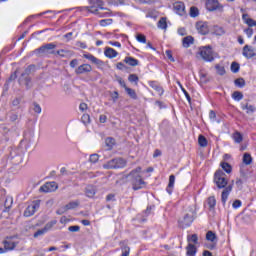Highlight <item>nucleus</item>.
<instances>
[{
    "instance_id": "obj_1",
    "label": "nucleus",
    "mask_w": 256,
    "mask_h": 256,
    "mask_svg": "<svg viewBox=\"0 0 256 256\" xmlns=\"http://www.w3.org/2000/svg\"><path fill=\"white\" fill-rule=\"evenodd\" d=\"M225 177H227L225 172H223L221 169H218L214 173L213 180L218 189H224L221 194V202L224 206L227 203V199H229V194L233 191V181L232 184H229V180H227Z\"/></svg>"
},
{
    "instance_id": "obj_2",
    "label": "nucleus",
    "mask_w": 256,
    "mask_h": 256,
    "mask_svg": "<svg viewBox=\"0 0 256 256\" xmlns=\"http://www.w3.org/2000/svg\"><path fill=\"white\" fill-rule=\"evenodd\" d=\"M142 168L141 166L136 167L126 176L129 183L132 185L133 191H139V189H143L147 185V182L143 180V176H141Z\"/></svg>"
},
{
    "instance_id": "obj_3",
    "label": "nucleus",
    "mask_w": 256,
    "mask_h": 256,
    "mask_svg": "<svg viewBox=\"0 0 256 256\" xmlns=\"http://www.w3.org/2000/svg\"><path fill=\"white\" fill-rule=\"evenodd\" d=\"M55 49H57V45L48 43L34 50V53L39 57H47L48 55H55Z\"/></svg>"
},
{
    "instance_id": "obj_4",
    "label": "nucleus",
    "mask_w": 256,
    "mask_h": 256,
    "mask_svg": "<svg viewBox=\"0 0 256 256\" xmlns=\"http://www.w3.org/2000/svg\"><path fill=\"white\" fill-rule=\"evenodd\" d=\"M125 167H127V160L121 157L113 158L103 164V169H123Z\"/></svg>"
},
{
    "instance_id": "obj_5",
    "label": "nucleus",
    "mask_w": 256,
    "mask_h": 256,
    "mask_svg": "<svg viewBox=\"0 0 256 256\" xmlns=\"http://www.w3.org/2000/svg\"><path fill=\"white\" fill-rule=\"evenodd\" d=\"M195 217H197V212L192 210L190 213H186L178 222L183 228L191 227L192 223L195 221Z\"/></svg>"
},
{
    "instance_id": "obj_6",
    "label": "nucleus",
    "mask_w": 256,
    "mask_h": 256,
    "mask_svg": "<svg viewBox=\"0 0 256 256\" xmlns=\"http://www.w3.org/2000/svg\"><path fill=\"white\" fill-rule=\"evenodd\" d=\"M89 3L91 6H87L86 9L89 13H94V15H99V9H105L103 7V5H105L103 0H89Z\"/></svg>"
},
{
    "instance_id": "obj_7",
    "label": "nucleus",
    "mask_w": 256,
    "mask_h": 256,
    "mask_svg": "<svg viewBox=\"0 0 256 256\" xmlns=\"http://www.w3.org/2000/svg\"><path fill=\"white\" fill-rule=\"evenodd\" d=\"M199 53L204 61H208L209 63L215 61V57H213V48H211V46L202 47Z\"/></svg>"
},
{
    "instance_id": "obj_8",
    "label": "nucleus",
    "mask_w": 256,
    "mask_h": 256,
    "mask_svg": "<svg viewBox=\"0 0 256 256\" xmlns=\"http://www.w3.org/2000/svg\"><path fill=\"white\" fill-rule=\"evenodd\" d=\"M205 7L207 11H223V5L219 3V0H206Z\"/></svg>"
},
{
    "instance_id": "obj_9",
    "label": "nucleus",
    "mask_w": 256,
    "mask_h": 256,
    "mask_svg": "<svg viewBox=\"0 0 256 256\" xmlns=\"http://www.w3.org/2000/svg\"><path fill=\"white\" fill-rule=\"evenodd\" d=\"M57 182H46L39 189L40 193H53V191H57Z\"/></svg>"
},
{
    "instance_id": "obj_10",
    "label": "nucleus",
    "mask_w": 256,
    "mask_h": 256,
    "mask_svg": "<svg viewBox=\"0 0 256 256\" xmlns=\"http://www.w3.org/2000/svg\"><path fill=\"white\" fill-rule=\"evenodd\" d=\"M196 29L200 35H209V23L199 21L196 23Z\"/></svg>"
},
{
    "instance_id": "obj_11",
    "label": "nucleus",
    "mask_w": 256,
    "mask_h": 256,
    "mask_svg": "<svg viewBox=\"0 0 256 256\" xmlns=\"http://www.w3.org/2000/svg\"><path fill=\"white\" fill-rule=\"evenodd\" d=\"M93 71V67L91 64H82L75 69L76 75H85V73H91Z\"/></svg>"
},
{
    "instance_id": "obj_12",
    "label": "nucleus",
    "mask_w": 256,
    "mask_h": 256,
    "mask_svg": "<svg viewBox=\"0 0 256 256\" xmlns=\"http://www.w3.org/2000/svg\"><path fill=\"white\" fill-rule=\"evenodd\" d=\"M84 59H88V61H91L94 65L97 67H103L105 65V62L95 57L93 54L87 53L83 54Z\"/></svg>"
},
{
    "instance_id": "obj_13",
    "label": "nucleus",
    "mask_w": 256,
    "mask_h": 256,
    "mask_svg": "<svg viewBox=\"0 0 256 256\" xmlns=\"http://www.w3.org/2000/svg\"><path fill=\"white\" fill-rule=\"evenodd\" d=\"M174 11L177 13V15H180V17L187 15V12L185 11V3L183 2L174 3Z\"/></svg>"
},
{
    "instance_id": "obj_14",
    "label": "nucleus",
    "mask_w": 256,
    "mask_h": 256,
    "mask_svg": "<svg viewBox=\"0 0 256 256\" xmlns=\"http://www.w3.org/2000/svg\"><path fill=\"white\" fill-rule=\"evenodd\" d=\"M242 55L246 57V59H253V57H256V53L253 50V47L249 45H245L243 47Z\"/></svg>"
},
{
    "instance_id": "obj_15",
    "label": "nucleus",
    "mask_w": 256,
    "mask_h": 256,
    "mask_svg": "<svg viewBox=\"0 0 256 256\" xmlns=\"http://www.w3.org/2000/svg\"><path fill=\"white\" fill-rule=\"evenodd\" d=\"M18 83L20 85H25L26 89H29L31 87V77L27 76L24 72L21 74V76L18 79Z\"/></svg>"
},
{
    "instance_id": "obj_16",
    "label": "nucleus",
    "mask_w": 256,
    "mask_h": 256,
    "mask_svg": "<svg viewBox=\"0 0 256 256\" xmlns=\"http://www.w3.org/2000/svg\"><path fill=\"white\" fill-rule=\"evenodd\" d=\"M10 157L14 165H19L20 163H23V155L17 154V151L15 150L10 152Z\"/></svg>"
},
{
    "instance_id": "obj_17",
    "label": "nucleus",
    "mask_w": 256,
    "mask_h": 256,
    "mask_svg": "<svg viewBox=\"0 0 256 256\" xmlns=\"http://www.w3.org/2000/svg\"><path fill=\"white\" fill-rule=\"evenodd\" d=\"M148 85H150V87L154 89V91H157L160 97L161 95H163V93H165V90L163 89V87H161V85H159V82L157 81H149Z\"/></svg>"
},
{
    "instance_id": "obj_18",
    "label": "nucleus",
    "mask_w": 256,
    "mask_h": 256,
    "mask_svg": "<svg viewBox=\"0 0 256 256\" xmlns=\"http://www.w3.org/2000/svg\"><path fill=\"white\" fill-rule=\"evenodd\" d=\"M104 55L108 59H115V57H117V55H119V53L115 49H113L111 47H107L104 51Z\"/></svg>"
},
{
    "instance_id": "obj_19",
    "label": "nucleus",
    "mask_w": 256,
    "mask_h": 256,
    "mask_svg": "<svg viewBox=\"0 0 256 256\" xmlns=\"http://www.w3.org/2000/svg\"><path fill=\"white\" fill-rule=\"evenodd\" d=\"M195 43V38L193 36H186L182 39V45L185 47V49H189L191 45Z\"/></svg>"
},
{
    "instance_id": "obj_20",
    "label": "nucleus",
    "mask_w": 256,
    "mask_h": 256,
    "mask_svg": "<svg viewBox=\"0 0 256 256\" xmlns=\"http://www.w3.org/2000/svg\"><path fill=\"white\" fill-rule=\"evenodd\" d=\"M186 255L187 256L197 255V246H195V244L189 243L186 247Z\"/></svg>"
},
{
    "instance_id": "obj_21",
    "label": "nucleus",
    "mask_w": 256,
    "mask_h": 256,
    "mask_svg": "<svg viewBox=\"0 0 256 256\" xmlns=\"http://www.w3.org/2000/svg\"><path fill=\"white\" fill-rule=\"evenodd\" d=\"M124 63H126L127 65H130V67H137V65H139V60L131 56H126L124 58Z\"/></svg>"
},
{
    "instance_id": "obj_22",
    "label": "nucleus",
    "mask_w": 256,
    "mask_h": 256,
    "mask_svg": "<svg viewBox=\"0 0 256 256\" xmlns=\"http://www.w3.org/2000/svg\"><path fill=\"white\" fill-rule=\"evenodd\" d=\"M175 186V175H170L169 176V183L168 186L166 188V191L169 195H171V193H173V187Z\"/></svg>"
},
{
    "instance_id": "obj_23",
    "label": "nucleus",
    "mask_w": 256,
    "mask_h": 256,
    "mask_svg": "<svg viewBox=\"0 0 256 256\" xmlns=\"http://www.w3.org/2000/svg\"><path fill=\"white\" fill-rule=\"evenodd\" d=\"M116 143L117 142L115 141V138H113V137H107L105 139V145H106L108 151H112V149H113V147H115Z\"/></svg>"
},
{
    "instance_id": "obj_24",
    "label": "nucleus",
    "mask_w": 256,
    "mask_h": 256,
    "mask_svg": "<svg viewBox=\"0 0 256 256\" xmlns=\"http://www.w3.org/2000/svg\"><path fill=\"white\" fill-rule=\"evenodd\" d=\"M4 244V249L5 251H13V249H15V247H17V243L13 242V241H7L5 240L3 242Z\"/></svg>"
},
{
    "instance_id": "obj_25",
    "label": "nucleus",
    "mask_w": 256,
    "mask_h": 256,
    "mask_svg": "<svg viewBox=\"0 0 256 256\" xmlns=\"http://www.w3.org/2000/svg\"><path fill=\"white\" fill-rule=\"evenodd\" d=\"M220 167L227 173L228 175L233 172V166L229 164V162H221Z\"/></svg>"
},
{
    "instance_id": "obj_26",
    "label": "nucleus",
    "mask_w": 256,
    "mask_h": 256,
    "mask_svg": "<svg viewBox=\"0 0 256 256\" xmlns=\"http://www.w3.org/2000/svg\"><path fill=\"white\" fill-rule=\"evenodd\" d=\"M206 240L210 241L211 243H217V234H215V232L213 231H208L206 233Z\"/></svg>"
},
{
    "instance_id": "obj_27",
    "label": "nucleus",
    "mask_w": 256,
    "mask_h": 256,
    "mask_svg": "<svg viewBox=\"0 0 256 256\" xmlns=\"http://www.w3.org/2000/svg\"><path fill=\"white\" fill-rule=\"evenodd\" d=\"M121 245V251L122 255L121 256H129V253L131 252V248L125 244V241L120 242Z\"/></svg>"
},
{
    "instance_id": "obj_28",
    "label": "nucleus",
    "mask_w": 256,
    "mask_h": 256,
    "mask_svg": "<svg viewBox=\"0 0 256 256\" xmlns=\"http://www.w3.org/2000/svg\"><path fill=\"white\" fill-rule=\"evenodd\" d=\"M54 55H58L59 57H67V55H73V52L71 50H65V49H60L58 51H55Z\"/></svg>"
},
{
    "instance_id": "obj_29",
    "label": "nucleus",
    "mask_w": 256,
    "mask_h": 256,
    "mask_svg": "<svg viewBox=\"0 0 256 256\" xmlns=\"http://www.w3.org/2000/svg\"><path fill=\"white\" fill-rule=\"evenodd\" d=\"M189 15L193 19H195V17H199V8H197V6L190 7Z\"/></svg>"
},
{
    "instance_id": "obj_30",
    "label": "nucleus",
    "mask_w": 256,
    "mask_h": 256,
    "mask_svg": "<svg viewBox=\"0 0 256 256\" xmlns=\"http://www.w3.org/2000/svg\"><path fill=\"white\" fill-rule=\"evenodd\" d=\"M243 163H244V165H251V163H253V157H251V154L244 153Z\"/></svg>"
},
{
    "instance_id": "obj_31",
    "label": "nucleus",
    "mask_w": 256,
    "mask_h": 256,
    "mask_svg": "<svg viewBox=\"0 0 256 256\" xmlns=\"http://www.w3.org/2000/svg\"><path fill=\"white\" fill-rule=\"evenodd\" d=\"M33 215H35V207L29 205L24 211V217H31Z\"/></svg>"
},
{
    "instance_id": "obj_32",
    "label": "nucleus",
    "mask_w": 256,
    "mask_h": 256,
    "mask_svg": "<svg viewBox=\"0 0 256 256\" xmlns=\"http://www.w3.org/2000/svg\"><path fill=\"white\" fill-rule=\"evenodd\" d=\"M12 205H13V198L10 199V204H9V199H6L4 203L5 209L3 210V213H9V211H11Z\"/></svg>"
},
{
    "instance_id": "obj_33",
    "label": "nucleus",
    "mask_w": 256,
    "mask_h": 256,
    "mask_svg": "<svg viewBox=\"0 0 256 256\" xmlns=\"http://www.w3.org/2000/svg\"><path fill=\"white\" fill-rule=\"evenodd\" d=\"M78 206H79V200L69 202L68 204L65 205L67 211L71 209H77Z\"/></svg>"
},
{
    "instance_id": "obj_34",
    "label": "nucleus",
    "mask_w": 256,
    "mask_h": 256,
    "mask_svg": "<svg viewBox=\"0 0 256 256\" xmlns=\"http://www.w3.org/2000/svg\"><path fill=\"white\" fill-rule=\"evenodd\" d=\"M125 91H126L127 95H129V97H131V99L137 100V92H135L134 89L126 87Z\"/></svg>"
},
{
    "instance_id": "obj_35",
    "label": "nucleus",
    "mask_w": 256,
    "mask_h": 256,
    "mask_svg": "<svg viewBox=\"0 0 256 256\" xmlns=\"http://www.w3.org/2000/svg\"><path fill=\"white\" fill-rule=\"evenodd\" d=\"M188 243H194V245H197L199 243V237L197 234H192L187 237Z\"/></svg>"
},
{
    "instance_id": "obj_36",
    "label": "nucleus",
    "mask_w": 256,
    "mask_h": 256,
    "mask_svg": "<svg viewBox=\"0 0 256 256\" xmlns=\"http://www.w3.org/2000/svg\"><path fill=\"white\" fill-rule=\"evenodd\" d=\"M232 99H234V101H241L243 99V92L234 91L232 93Z\"/></svg>"
},
{
    "instance_id": "obj_37",
    "label": "nucleus",
    "mask_w": 256,
    "mask_h": 256,
    "mask_svg": "<svg viewBox=\"0 0 256 256\" xmlns=\"http://www.w3.org/2000/svg\"><path fill=\"white\" fill-rule=\"evenodd\" d=\"M23 97V95H19L16 98H14V100L12 101L13 107H19V105L23 103Z\"/></svg>"
},
{
    "instance_id": "obj_38",
    "label": "nucleus",
    "mask_w": 256,
    "mask_h": 256,
    "mask_svg": "<svg viewBox=\"0 0 256 256\" xmlns=\"http://www.w3.org/2000/svg\"><path fill=\"white\" fill-rule=\"evenodd\" d=\"M234 85L236 87H239L240 89H243L245 87V79L244 78H238L234 80Z\"/></svg>"
},
{
    "instance_id": "obj_39",
    "label": "nucleus",
    "mask_w": 256,
    "mask_h": 256,
    "mask_svg": "<svg viewBox=\"0 0 256 256\" xmlns=\"http://www.w3.org/2000/svg\"><path fill=\"white\" fill-rule=\"evenodd\" d=\"M157 25L159 29H167V18L165 17L160 18Z\"/></svg>"
},
{
    "instance_id": "obj_40",
    "label": "nucleus",
    "mask_w": 256,
    "mask_h": 256,
    "mask_svg": "<svg viewBox=\"0 0 256 256\" xmlns=\"http://www.w3.org/2000/svg\"><path fill=\"white\" fill-rule=\"evenodd\" d=\"M55 225H57V220H52L50 222H48L45 226H44V231H51V229H53V227H55Z\"/></svg>"
},
{
    "instance_id": "obj_41",
    "label": "nucleus",
    "mask_w": 256,
    "mask_h": 256,
    "mask_svg": "<svg viewBox=\"0 0 256 256\" xmlns=\"http://www.w3.org/2000/svg\"><path fill=\"white\" fill-rule=\"evenodd\" d=\"M207 138L203 135H199L198 137V144L200 145V147H207Z\"/></svg>"
},
{
    "instance_id": "obj_42",
    "label": "nucleus",
    "mask_w": 256,
    "mask_h": 256,
    "mask_svg": "<svg viewBox=\"0 0 256 256\" xmlns=\"http://www.w3.org/2000/svg\"><path fill=\"white\" fill-rule=\"evenodd\" d=\"M233 139L235 143H241L243 141V134H241V132H235L233 134Z\"/></svg>"
},
{
    "instance_id": "obj_43",
    "label": "nucleus",
    "mask_w": 256,
    "mask_h": 256,
    "mask_svg": "<svg viewBox=\"0 0 256 256\" xmlns=\"http://www.w3.org/2000/svg\"><path fill=\"white\" fill-rule=\"evenodd\" d=\"M208 205L210 207V210L215 209V205H217V200L215 199V196H210L208 198Z\"/></svg>"
},
{
    "instance_id": "obj_44",
    "label": "nucleus",
    "mask_w": 256,
    "mask_h": 256,
    "mask_svg": "<svg viewBox=\"0 0 256 256\" xmlns=\"http://www.w3.org/2000/svg\"><path fill=\"white\" fill-rule=\"evenodd\" d=\"M230 69H231L232 73H239V69H241V65H239V63H237V62H232Z\"/></svg>"
},
{
    "instance_id": "obj_45",
    "label": "nucleus",
    "mask_w": 256,
    "mask_h": 256,
    "mask_svg": "<svg viewBox=\"0 0 256 256\" xmlns=\"http://www.w3.org/2000/svg\"><path fill=\"white\" fill-rule=\"evenodd\" d=\"M215 69H216V73H217L218 75H220V76H223V75H225V73H226V71H225V66H221V65L217 64V65L215 66Z\"/></svg>"
},
{
    "instance_id": "obj_46",
    "label": "nucleus",
    "mask_w": 256,
    "mask_h": 256,
    "mask_svg": "<svg viewBox=\"0 0 256 256\" xmlns=\"http://www.w3.org/2000/svg\"><path fill=\"white\" fill-rule=\"evenodd\" d=\"M178 85H179L180 89L182 90V92L184 93V95H185L187 101H188L189 103H191V95H189V92H187V90H185V89L183 88V85L181 84V82H178Z\"/></svg>"
},
{
    "instance_id": "obj_47",
    "label": "nucleus",
    "mask_w": 256,
    "mask_h": 256,
    "mask_svg": "<svg viewBox=\"0 0 256 256\" xmlns=\"http://www.w3.org/2000/svg\"><path fill=\"white\" fill-rule=\"evenodd\" d=\"M33 71H35V65L31 64L24 70L23 73L29 77Z\"/></svg>"
},
{
    "instance_id": "obj_48",
    "label": "nucleus",
    "mask_w": 256,
    "mask_h": 256,
    "mask_svg": "<svg viewBox=\"0 0 256 256\" xmlns=\"http://www.w3.org/2000/svg\"><path fill=\"white\" fill-rule=\"evenodd\" d=\"M130 83H139V76L137 74H130L128 77Z\"/></svg>"
},
{
    "instance_id": "obj_49",
    "label": "nucleus",
    "mask_w": 256,
    "mask_h": 256,
    "mask_svg": "<svg viewBox=\"0 0 256 256\" xmlns=\"http://www.w3.org/2000/svg\"><path fill=\"white\" fill-rule=\"evenodd\" d=\"M112 23L113 19L111 18L100 20L101 27H107V25H111Z\"/></svg>"
},
{
    "instance_id": "obj_50",
    "label": "nucleus",
    "mask_w": 256,
    "mask_h": 256,
    "mask_svg": "<svg viewBox=\"0 0 256 256\" xmlns=\"http://www.w3.org/2000/svg\"><path fill=\"white\" fill-rule=\"evenodd\" d=\"M86 197H95V189L87 187L85 190Z\"/></svg>"
},
{
    "instance_id": "obj_51",
    "label": "nucleus",
    "mask_w": 256,
    "mask_h": 256,
    "mask_svg": "<svg viewBox=\"0 0 256 256\" xmlns=\"http://www.w3.org/2000/svg\"><path fill=\"white\" fill-rule=\"evenodd\" d=\"M136 39L139 43H147V37L143 34H137Z\"/></svg>"
},
{
    "instance_id": "obj_52",
    "label": "nucleus",
    "mask_w": 256,
    "mask_h": 256,
    "mask_svg": "<svg viewBox=\"0 0 256 256\" xmlns=\"http://www.w3.org/2000/svg\"><path fill=\"white\" fill-rule=\"evenodd\" d=\"M81 119L84 125H88V123H91V116H89V114H84Z\"/></svg>"
},
{
    "instance_id": "obj_53",
    "label": "nucleus",
    "mask_w": 256,
    "mask_h": 256,
    "mask_svg": "<svg viewBox=\"0 0 256 256\" xmlns=\"http://www.w3.org/2000/svg\"><path fill=\"white\" fill-rule=\"evenodd\" d=\"M45 233H47V231L44 228L39 229L34 233V238L37 239V237H41V235H45Z\"/></svg>"
},
{
    "instance_id": "obj_54",
    "label": "nucleus",
    "mask_w": 256,
    "mask_h": 256,
    "mask_svg": "<svg viewBox=\"0 0 256 256\" xmlns=\"http://www.w3.org/2000/svg\"><path fill=\"white\" fill-rule=\"evenodd\" d=\"M246 25H248V28L256 27V21L253 18H248L246 20Z\"/></svg>"
},
{
    "instance_id": "obj_55",
    "label": "nucleus",
    "mask_w": 256,
    "mask_h": 256,
    "mask_svg": "<svg viewBox=\"0 0 256 256\" xmlns=\"http://www.w3.org/2000/svg\"><path fill=\"white\" fill-rule=\"evenodd\" d=\"M166 57L171 61L172 63H175V58L173 57V52L171 50H166Z\"/></svg>"
},
{
    "instance_id": "obj_56",
    "label": "nucleus",
    "mask_w": 256,
    "mask_h": 256,
    "mask_svg": "<svg viewBox=\"0 0 256 256\" xmlns=\"http://www.w3.org/2000/svg\"><path fill=\"white\" fill-rule=\"evenodd\" d=\"M89 161L90 163H97L99 161V154H91Z\"/></svg>"
},
{
    "instance_id": "obj_57",
    "label": "nucleus",
    "mask_w": 256,
    "mask_h": 256,
    "mask_svg": "<svg viewBox=\"0 0 256 256\" xmlns=\"http://www.w3.org/2000/svg\"><path fill=\"white\" fill-rule=\"evenodd\" d=\"M33 106H34V108H33L34 113L40 114L42 111L41 105H39V103H37V102H34Z\"/></svg>"
},
{
    "instance_id": "obj_58",
    "label": "nucleus",
    "mask_w": 256,
    "mask_h": 256,
    "mask_svg": "<svg viewBox=\"0 0 256 256\" xmlns=\"http://www.w3.org/2000/svg\"><path fill=\"white\" fill-rule=\"evenodd\" d=\"M80 230H81V227L78 225L70 226L68 228V231H70L71 233H77Z\"/></svg>"
},
{
    "instance_id": "obj_59",
    "label": "nucleus",
    "mask_w": 256,
    "mask_h": 256,
    "mask_svg": "<svg viewBox=\"0 0 256 256\" xmlns=\"http://www.w3.org/2000/svg\"><path fill=\"white\" fill-rule=\"evenodd\" d=\"M244 33L247 35L248 39H251V37H253V30H252V28H246L244 30Z\"/></svg>"
},
{
    "instance_id": "obj_60",
    "label": "nucleus",
    "mask_w": 256,
    "mask_h": 256,
    "mask_svg": "<svg viewBox=\"0 0 256 256\" xmlns=\"http://www.w3.org/2000/svg\"><path fill=\"white\" fill-rule=\"evenodd\" d=\"M112 101L115 103L117 101V99H119V92L118 91H114L112 93H110Z\"/></svg>"
},
{
    "instance_id": "obj_61",
    "label": "nucleus",
    "mask_w": 256,
    "mask_h": 256,
    "mask_svg": "<svg viewBox=\"0 0 256 256\" xmlns=\"http://www.w3.org/2000/svg\"><path fill=\"white\" fill-rule=\"evenodd\" d=\"M9 119L12 123H15V121H17V119H19V115L17 113H11L9 116Z\"/></svg>"
},
{
    "instance_id": "obj_62",
    "label": "nucleus",
    "mask_w": 256,
    "mask_h": 256,
    "mask_svg": "<svg viewBox=\"0 0 256 256\" xmlns=\"http://www.w3.org/2000/svg\"><path fill=\"white\" fill-rule=\"evenodd\" d=\"M117 81H118L119 85H121V87H123V89H125L127 87V84L125 83L123 78L117 76Z\"/></svg>"
},
{
    "instance_id": "obj_63",
    "label": "nucleus",
    "mask_w": 256,
    "mask_h": 256,
    "mask_svg": "<svg viewBox=\"0 0 256 256\" xmlns=\"http://www.w3.org/2000/svg\"><path fill=\"white\" fill-rule=\"evenodd\" d=\"M241 205H242L241 200H235L232 204V207H233V209H239V207H241Z\"/></svg>"
},
{
    "instance_id": "obj_64",
    "label": "nucleus",
    "mask_w": 256,
    "mask_h": 256,
    "mask_svg": "<svg viewBox=\"0 0 256 256\" xmlns=\"http://www.w3.org/2000/svg\"><path fill=\"white\" fill-rule=\"evenodd\" d=\"M77 65H79V60L78 59H73L70 61V67L72 69H75V67H77Z\"/></svg>"
}]
</instances>
